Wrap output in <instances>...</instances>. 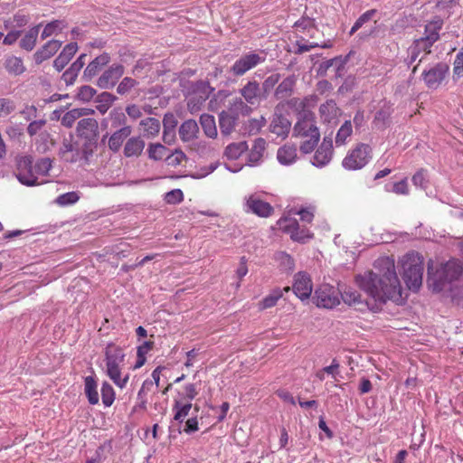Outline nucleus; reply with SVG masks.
Returning <instances> with one entry per match:
<instances>
[{
  "instance_id": "obj_1",
  "label": "nucleus",
  "mask_w": 463,
  "mask_h": 463,
  "mask_svg": "<svg viewBox=\"0 0 463 463\" xmlns=\"http://www.w3.org/2000/svg\"><path fill=\"white\" fill-rule=\"evenodd\" d=\"M376 271H366L355 276L356 285L364 291L374 303L371 305L361 294L353 288H346L339 297L345 304L359 311L367 309L373 312L380 310L388 300L396 303L402 301V287L395 271L394 260L389 257L375 261Z\"/></svg>"
},
{
  "instance_id": "obj_2",
  "label": "nucleus",
  "mask_w": 463,
  "mask_h": 463,
  "mask_svg": "<svg viewBox=\"0 0 463 463\" xmlns=\"http://www.w3.org/2000/svg\"><path fill=\"white\" fill-rule=\"evenodd\" d=\"M52 167L48 157L39 159L35 164L32 156H24L17 159L16 177L26 186L41 185L48 183L47 177Z\"/></svg>"
},
{
  "instance_id": "obj_3",
  "label": "nucleus",
  "mask_w": 463,
  "mask_h": 463,
  "mask_svg": "<svg viewBox=\"0 0 463 463\" xmlns=\"http://www.w3.org/2000/svg\"><path fill=\"white\" fill-rule=\"evenodd\" d=\"M463 271L462 264L458 260H450L433 271V261L428 262V284L434 292L445 290L447 286L458 281Z\"/></svg>"
},
{
  "instance_id": "obj_4",
  "label": "nucleus",
  "mask_w": 463,
  "mask_h": 463,
  "mask_svg": "<svg viewBox=\"0 0 463 463\" xmlns=\"http://www.w3.org/2000/svg\"><path fill=\"white\" fill-rule=\"evenodd\" d=\"M293 136L305 139L299 146L303 154H309L315 149L320 140V131L313 112H303L302 116L298 118Z\"/></svg>"
},
{
  "instance_id": "obj_5",
  "label": "nucleus",
  "mask_w": 463,
  "mask_h": 463,
  "mask_svg": "<svg viewBox=\"0 0 463 463\" xmlns=\"http://www.w3.org/2000/svg\"><path fill=\"white\" fill-rule=\"evenodd\" d=\"M105 373L108 377L120 389H124L129 380V373H124L125 353L123 349L114 344H109L105 350Z\"/></svg>"
},
{
  "instance_id": "obj_6",
  "label": "nucleus",
  "mask_w": 463,
  "mask_h": 463,
  "mask_svg": "<svg viewBox=\"0 0 463 463\" xmlns=\"http://www.w3.org/2000/svg\"><path fill=\"white\" fill-rule=\"evenodd\" d=\"M402 278L412 291H417L421 284L424 270V258L417 252H409L402 260Z\"/></svg>"
},
{
  "instance_id": "obj_7",
  "label": "nucleus",
  "mask_w": 463,
  "mask_h": 463,
  "mask_svg": "<svg viewBox=\"0 0 463 463\" xmlns=\"http://www.w3.org/2000/svg\"><path fill=\"white\" fill-rule=\"evenodd\" d=\"M373 157V148L370 145L359 143L351 149L342 161V166L349 171L364 168Z\"/></svg>"
},
{
  "instance_id": "obj_8",
  "label": "nucleus",
  "mask_w": 463,
  "mask_h": 463,
  "mask_svg": "<svg viewBox=\"0 0 463 463\" xmlns=\"http://www.w3.org/2000/svg\"><path fill=\"white\" fill-rule=\"evenodd\" d=\"M317 307L332 309L340 304L339 291L329 284H323L316 290L313 297Z\"/></svg>"
},
{
  "instance_id": "obj_9",
  "label": "nucleus",
  "mask_w": 463,
  "mask_h": 463,
  "mask_svg": "<svg viewBox=\"0 0 463 463\" xmlns=\"http://www.w3.org/2000/svg\"><path fill=\"white\" fill-rule=\"evenodd\" d=\"M449 70L446 62H438L422 71L421 77L429 89L436 90L443 81Z\"/></svg>"
},
{
  "instance_id": "obj_10",
  "label": "nucleus",
  "mask_w": 463,
  "mask_h": 463,
  "mask_svg": "<svg viewBox=\"0 0 463 463\" xmlns=\"http://www.w3.org/2000/svg\"><path fill=\"white\" fill-rule=\"evenodd\" d=\"M264 61L265 56H262L254 52H250L236 60L232 66L230 68V71L234 76H242L247 71Z\"/></svg>"
},
{
  "instance_id": "obj_11",
  "label": "nucleus",
  "mask_w": 463,
  "mask_h": 463,
  "mask_svg": "<svg viewBox=\"0 0 463 463\" xmlns=\"http://www.w3.org/2000/svg\"><path fill=\"white\" fill-rule=\"evenodd\" d=\"M214 90L208 81L200 80L193 85L194 97L188 100V108L191 112H194L200 109V106L209 98L210 94Z\"/></svg>"
},
{
  "instance_id": "obj_12",
  "label": "nucleus",
  "mask_w": 463,
  "mask_h": 463,
  "mask_svg": "<svg viewBox=\"0 0 463 463\" xmlns=\"http://www.w3.org/2000/svg\"><path fill=\"white\" fill-rule=\"evenodd\" d=\"M292 288L299 299L302 301L308 299L313 291V282L310 276L303 271L298 272L294 276Z\"/></svg>"
},
{
  "instance_id": "obj_13",
  "label": "nucleus",
  "mask_w": 463,
  "mask_h": 463,
  "mask_svg": "<svg viewBox=\"0 0 463 463\" xmlns=\"http://www.w3.org/2000/svg\"><path fill=\"white\" fill-rule=\"evenodd\" d=\"M333 157V142L331 138L325 137L317 149L311 163L314 166L322 168L327 165Z\"/></svg>"
},
{
  "instance_id": "obj_14",
  "label": "nucleus",
  "mask_w": 463,
  "mask_h": 463,
  "mask_svg": "<svg viewBox=\"0 0 463 463\" xmlns=\"http://www.w3.org/2000/svg\"><path fill=\"white\" fill-rule=\"evenodd\" d=\"M246 207L247 212H250L260 217L266 218L273 213V207L256 194H251L246 199Z\"/></svg>"
},
{
  "instance_id": "obj_15",
  "label": "nucleus",
  "mask_w": 463,
  "mask_h": 463,
  "mask_svg": "<svg viewBox=\"0 0 463 463\" xmlns=\"http://www.w3.org/2000/svg\"><path fill=\"white\" fill-rule=\"evenodd\" d=\"M124 67L121 64H112L98 80V85L101 89H110L123 75Z\"/></svg>"
},
{
  "instance_id": "obj_16",
  "label": "nucleus",
  "mask_w": 463,
  "mask_h": 463,
  "mask_svg": "<svg viewBox=\"0 0 463 463\" xmlns=\"http://www.w3.org/2000/svg\"><path fill=\"white\" fill-rule=\"evenodd\" d=\"M240 93L245 101L251 106L259 104L263 98L260 84L256 80L248 81L244 87L241 89Z\"/></svg>"
},
{
  "instance_id": "obj_17",
  "label": "nucleus",
  "mask_w": 463,
  "mask_h": 463,
  "mask_svg": "<svg viewBox=\"0 0 463 463\" xmlns=\"http://www.w3.org/2000/svg\"><path fill=\"white\" fill-rule=\"evenodd\" d=\"M321 120L326 124H335L341 115V110L333 99L326 100L319 107Z\"/></svg>"
},
{
  "instance_id": "obj_18",
  "label": "nucleus",
  "mask_w": 463,
  "mask_h": 463,
  "mask_svg": "<svg viewBox=\"0 0 463 463\" xmlns=\"http://www.w3.org/2000/svg\"><path fill=\"white\" fill-rule=\"evenodd\" d=\"M59 156L65 162H76L80 157L78 144L73 142L71 138L64 139L59 149Z\"/></svg>"
},
{
  "instance_id": "obj_19",
  "label": "nucleus",
  "mask_w": 463,
  "mask_h": 463,
  "mask_svg": "<svg viewBox=\"0 0 463 463\" xmlns=\"http://www.w3.org/2000/svg\"><path fill=\"white\" fill-rule=\"evenodd\" d=\"M98 128L95 118H82L78 122L77 132L80 137L91 140L97 136Z\"/></svg>"
},
{
  "instance_id": "obj_20",
  "label": "nucleus",
  "mask_w": 463,
  "mask_h": 463,
  "mask_svg": "<svg viewBox=\"0 0 463 463\" xmlns=\"http://www.w3.org/2000/svg\"><path fill=\"white\" fill-rule=\"evenodd\" d=\"M61 42L58 40L48 41L41 49L33 55L36 63L40 64L43 61L52 57L61 48Z\"/></svg>"
},
{
  "instance_id": "obj_21",
  "label": "nucleus",
  "mask_w": 463,
  "mask_h": 463,
  "mask_svg": "<svg viewBox=\"0 0 463 463\" xmlns=\"http://www.w3.org/2000/svg\"><path fill=\"white\" fill-rule=\"evenodd\" d=\"M110 61V56L109 53L104 52L96 57L90 61L86 69L84 70V77L88 80H91L95 77L101 69Z\"/></svg>"
},
{
  "instance_id": "obj_22",
  "label": "nucleus",
  "mask_w": 463,
  "mask_h": 463,
  "mask_svg": "<svg viewBox=\"0 0 463 463\" xmlns=\"http://www.w3.org/2000/svg\"><path fill=\"white\" fill-rule=\"evenodd\" d=\"M297 83V77L290 75L279 82L274 91L276 99L280 100L292 95Z\"/></svg>"
},
{
  "instance_id": "obj_23",
  "label": "nucleus",
  "mask_w": 463,
  "mask_h": 463,
  "mask_svg": "<svg viewBox=\"0 0 463 463\" xmlns=\"http://www.w3.org/2000/svg\"><path fill=\"white\" fill-rule=\"evenodd\" d=\"M78 51L76 43H71L65 45L59 56L53 61V67L61 71L69 63L71 58Z\"/></svg>"
},
{
  "instance_id": "obj_24",
  "label": "nucleus",
  "mask_w": 463,
  "mask_h": 463,
  "mask_svg": "<svg viewBox=\"0 0 463 463\" xmlns=\"http://www.w3.org/2000/svg\"><path fill=\"white\" fill-rule=\"evenodd\" d=\"M277 159L280 165H293L298 159V152L296 146L286 144L279 147L277 152Z\"/></svg>"
},
{
  "instance_id": "obj_25",
  "label": "nucleus",
  "mask_w": 463,
  "mask_h": 463,
  "mask_svg": "<svg viewBox=\"0 0 463 463\" xmlns=\"http://www.w3.org/2000/svg\"><path fill=\"white\" fill-rule=\"evenodd\" d=\"M265 149V140L263 138L255 139L252 147L248 155L247 165L250 166H257L260 165Z\"/></svg>"
},
{
  "instance_id": "obj_26",
  "label": "nucleus",
  "mask_w": 463,
  "mask_h": 463,
  "mask_svg": "<svg viewBox=\"0 0 463 463\" xmlns=\"http://www.w3.org/2000/svg\"><path fill=\"white\" fill-rule=\"evenodd\" d=\"M131 128L124 126L120 129L114 132L109 139V147L117 152L121 147L124 140L131 134Z\"/></svg>"
},
{
  "instance_id": "obj_27",
  "label": "nucleus",
  "mask_w": 463,
  "mask_h": 463,
  "mask_svg": "<svg viewBox=\"0 0 463 463\" xmlns=\"http://www.w3.org/2000/svg\"><path fill=\"white\" fill-rule=\"evenodd\" d=\"M42 24H37L33 27H31L24 35V37L20 41V47L23 50H25L27 52H31L33 50V48L36 45L38 34L40 32Z\"/></svg>"
},
{
  "instance_id": "obj_28",
  "label": "nucleus",
  "mask_w": 463,
  "mask_h": 463,
  "mask_svg": "<svg viewBox=\"0 0 463 463\" xmlns=\"http://www.w3.org/2000/svg\"><path fill=\"white\" fill-rule=\"evenodd\" d=\"M433 43L424 36L417 39L410 49L411 61H415L420 52L430 53Z\"/></svg>"
},
{
  "instance_id": "obj_29",
  "label": "nucleus",
  "mask_w": 463,
  "mask_h": 463,
  "mask_svg": "<svg viewBox=\"0 0 463 463\" xmlns=\"http://www.w3.org/2000/svg\"><path fill=\"white\" fill-rule=\"evenodd\" d=\"M443 26V20L436 17L425 25L424 37L436 43L439 39V32Z\"/></svg>"
},
{
  "instance_id": "obj_30",
  "label": "nucleus",
  "mask_w": 463,
  "mask_h": 463,
  "mask_svg": "<svg viewBox=\"0 0 463 463\" xmlns=\"http://www.w3.org/2000/svg\"><path fill=\"white\" fill-rule=\"evenodd\" d=\"M198 132V125L195 120L189 119L182 123L179 128V136L184 142L193 140Z\"/></svg>"
},
{
  "instance_id": "obj_31",
  "label": "nucleus",
  "mask_w": 463,
  "mask_h": 463,
  "mask_svg": "<svg viewBox=\"0 0 463 463\" xmlns=\"http://www.w3.org/2000/svg\"><path fill=\"white\" fill-rule=\"evenodd\" d=\"M236 121L237 116L227 111H222L220 113L219 125L222 134L230 135L236 125Z\"/></svg>"
},
{
  "instance_id": "obj_32",
  "label": "nucleus",
  "mask_w": 463,
  "mask_h": 463,
  "mask_svg": "<svg viewBox=\"0 0 463 463\" xmlns=\"http://www.w3.org/2000/svg\"><path fill=\"white\" fill-rule=\"evenodd\" d=\"M4 66L8 73L14 76L21 75L25 71V66L22 58L17 56H8L5 61Z\"/></svg>"
},
{
  "instance_id": "obj_33",
  "label": "nucleus",
  "mask_w": 463,
  "mask_h": 463,
  "mask_svg": "<svg viewBox=\"0 0 463 463\" xmlns=\"http://www.w3.org/2000/svg\"><path fill=\"white\" fill-rule=\"evenodd\" d=\"M91 113H93V110L90 109H72L63 115L61 124L64 127L71 128L78 118Z\"/></svg>"
},
{
  "instance_id": "obj_34",
  "label": "nucleus",
  "mask_w": 463,
  "mask_h": 463,
  "mask_svg": "<svg viewBox=\"0 0 463 463\" xmlns=\"http://www.w3.org/2000/svg\"><path fill=\"white\" fill-rule=\"evenodd\" d=\"M290 129V122L282 116H276L270 124V130L278 137H285Z\"/></svg>"
},
{
  "instance_id": "obj_35",
  "label": "nucleus",
  "mask_w": 463,
  "mask_h": 463,
  "mask_svg": "<svg viewBox=\"0 0 463 463\" xmlns=\"http://www.w3.org/2000/svg\"><path fill=\"white\" fill-rule=\"evenodd\" d=\"M84 392L91 405L99 403V395L97 390V383L92 376H87L84 379Z\"/></svg>"
},
{
  "instance_id": "obj_36",
  "label": "nucleus",
  "mask_w": 463,
  "mask_h": 463,
  "mask_svg": "<svg viewBox=\"0 0 463 463\" xmlns=\"http://www.w3.org/2000/svg\"><path fill=\"white\" fill-rule=\"evenodd\" d=\"M142 132L146 137H154L160 131V121L155 118H146L140 121Z\"/></svg>"
},
{
  "instance_id": "obj_37",
  "label": "nucleus",
  "mask_w": 463,
  "mask_h": 463,
  "mask_svg": "<svg viewBox=\"0 0 463 463\" xmlns=\"http://www.w3.org/2000/svg\"><path fill=\"white\" fill-rule=\"evenodd\" d=\"M145 147V143L139 137L129 138L124 147V155L127 157L139 156Z\"/></svg>"
},
{
  "instance_id": "obj_38",
  "label": "nucleus",
  "mask_w": 463,
  "mask_h": 463,
  "mask_svg": "<svg viewBox=\"0 0 463 463\" xmlns=\"http://www.w3.org/2000/svg\"><path fill=\"white\" fill-rule=\"evenodd\" d=\"M249 146L247 142L241 141L238 143H232L225 147L224 156L229 160L238 159L244 152L248 150Z\"/></svg>"
},
{
  "instance_id": "obj_39",
  "label": "nucleus",
  "mask_w": 463,
  "mask_h": 463,
  "mask_svg": "<svg viewBox=\"0 0 463 463\" xmlns=\"http://www.w3.org/2000/svg\"><path fill=\"white\" fill-rule=\"evenodd\" d=\"M200 124L204 134L211 138L217 137V128L214 117L209 114H203L200 117Z\"/></svg>"
},
{
  "instance_id": "obj_40",
  "label": "nucleus",
  "mask_w": 463,
  "mask_h": 463,
  "mask_svg": "<svg viewBox=\"0 0 463 463\" xmlns=\"http://www.w3.org/2000/svg\"><path fill=\"white\" fill-rule=\"evenodd\" d=\"M283 292L280 288H275L271 293L266 296L260 303L259 309L264 310L276 306L277 302L282 298Z\"/></svg>"
},
{
  "instance_id": "obj_41",
  "label": "nucleus",
  "mask_w": 463,
  "mask_h": 463,
  "mask_svg": "<svg viewBox=\"0 0 463 463\" xmlns=\"http://www.w3.org/2000/svg\"><path fill=\"white\" fill-rule=\"evenodd\" d=\"M64 27H65V24L62 21H60V20L52 21L51 23L47 24L44 26V28L42 32V34H41V38L46 39L51 36H56L60 33H61V31L63 30Z\"/></svg>"
},
{
  "instance_id": "obj_42",
  "label": "nucleus",
  "mask_w": 463,
  "mask_h": 463,
  "mask_svg": "<svg viewBox=\"0 0 463 463\" xmlns=\"http://www.w3.org/2000/svg\"><path fill=\"white\" fill-rule=\"evenodd\" d=\"M191 409L192 403L190 402L183 403L179 401H175L173 406V411H175L174 420L178 422H183L185 417L188 416Z\"/></svg>"
},
{
  "instance_id": "obj_43",
  "label": "nucleus",
  "mask_w": 463,
  "mask_h": 463,
  "mask_svg": "<svg viewBox=\"0 0 463 463\" xmlns=\"http://www.w3.org/2000/svg\"><path fill=\"white\" fill-rule=\"evenodd\" d=\"M309 102V98L306 97L304 99L299 98H292L288 100V106L297 112L298 118L302 116L303 112H312L307 109V105Z\"/></svg>"
},
{
  "instance_id": "obj_44",
  "label": "nucleus",
  "mask_w": 463,
  "mask_h": 463,
  "mask_svg": "<svg viewBox=\"0 0 463 463\" xmlns=\"http://www.w3.org/2000/svg\"><path fill=\"white\" fill-rule=\"evenodd\" d=\"M352 133H353L352 123L350 120H345L336 133V136H335L336 146L345 145L347 138L349 137H351Z\"/></svg>"
},
{
  "instance_id": "obj_45",
  "label": "nucleus",
  "mask_w": 463,
  "mask_h": 463,
  "mask_svg": "<svg viewBox=\"0 0 463 463\" xmlns=\"http://www.w3.org/2000/svg\"><path fill=\"white\" fill-rule=\"evenodd\" d=\"M153 388V381L150 379H146L140 390L137 392V401H138V406L142 409H146V403H147V394L151 392Z\"/></svg>"
},
{
  "instance_id": "obj_46",
  "label": "nucleus",
  "mask_w": 463,
  "mask_h": 463,
  "mask_svg": "<svg viewBox=\"0 0 463 463\" xmlns=\"http://www.w3.org/2000/svg\"><path fill=\"white\" fill-rule=\"evenodd\" d=\"M101 400L105 407H110L115 401V391L110 383L104 382L101 386Z\"/></svg>"
},
{
  "instance_id": "obj_47",
  "label": "nucleus",
  "mask_w": 463,
  "mask_h": 463,
  "mask_svg": "<svg viewBox=\"0 0 463 463\" xmlns=\"http://www.w3.org/2000/svg\"><path fill=\"white\" fill-rule=\"evenodd\" d=\"M278 225L280 230L283 232L289 233L290 236L294 233L298 228L299 227L298 222L291 217H283L280 218L278 222Z\"/></svg>"
},
{
  "instance_id": "obj_48",
  "label": "nucleus",
  "mask_w": 463,
  "mask_h": 463,
  "mask_svg": "<svg viewBox=\"0 0 463 463\" xmlns=\"http://www.w3.org/2000/svg\"><path fill=\"white\" fill-rule=\"evenodd\" d=\"M279 73H272L271 75L265 79V80L262 82V87L260 88L263 99L267 97V95L274 89V87L279 83Z\"/></svg>"
},
{
  "instance_id": "obj_49",
  "label": "nucleus",
  "mask_w": 463,
  "mask_h": 463,
  "mask_svg": "<svg viewBox=\"0 0 463 463\" xmlns=\"http://www.w3.org/2000/svg\"><path fill=\"white\" fill-rule=\"evenodd\" d=\"M80 199L78 192H68L59 195L56 203L61 206L71 205L77 203Z\"/></svg>"
},
{
  "instance_id": "obj_50",
  "label": "nucleus",
  "mask_w": 463,
  "mask_h": 463,
  "mask_svg": "<svg viewBox=\"0 0 463 463\" xmlns=\"http://www.w3.org/2000/svg\"><path fill=\"white\" fill-rule=\"evenodd\" d=\"M16 109L13 99L7 98H0V118H5L13 113Z\"/></svg>"
},
{
  "instance_id": "obj_51",
  "label": "nucleus",
  "mask_w": 463,
  "mask_h": 463,
  "mask_svg": "<svg viewBox=\"0 0 463 463\" xmlns=\"http://www.w3.org/2000/svg\"><path fill=\"white\" fill-rule=\"evenodd\" d=\"M114 99H115V98L112 94H110L109 92H103L99 97V101L100 102V104H99L97 106V109L101 114H105L108 111V109H109V107L112 104V102L114 101Z\"/></svg>"
},
{
  "instance_id": "obj_52",
  "label": "nucleus",
  "mask_w": 463,
  "mask_h": 463,
  "mask_svg": "<svg viewBox=\"0 0 463 463\" xmlns=\"http://www.w3.org/2000/svg\"><path fill=\"white\" fill-rule=\"evenodd\" d=\"M166 148L161 144H151L148 147L149 157L154 160H161L165 156Z\"/></svg>"
},
{
  "instance_id": "obj_53",
  "label": "nucleus",
  "mask_w": 463,
  "mask_h": 463,
  "mask_svg": "<svg viewBox=\"0 0 463 463\" xmlns=\"http://www.w3.org/2000/svg\"><path fill=\"white\" fill-rule=\"evenodd\" d=\"M375 14V10H368L364 13L354 24L350 30V34H354L357 30H359L365 23L370 21Z\"/></svg>"
},
{
  "instance_id": "obj_54",
  "label": "nucleus",
  "mask_w": 463,
  "mask_h": 463,
  "mask_svg": "<svg viewBox=\"0 0 463 463\" xmlns=\"http://www.w3.org/2000/svg\"><path fill=\"white\" fill-rule=\"evenodd\" d=\"M411 181L415 186L425 189L429 183L427 178V171L424 169H420L413 175Z\"/></svg>"
},
{
  "instance_id": "obj_55",
  "label": "nucleus",
  "mask_w": 463,
  "mask_h": 463,
  "mask_svg": "<svg viewBox=\"0 0 463 463\" xmlns=\"http://www.w3.org/2000/svg\"><path fill=\"white\" fill-rule=\"evenodd\" d=\"M137 84V82L136 80L129 77H125L118 85L117 92L120 95H124L128 93Z\"/></svg>"
},
{
  "instance_id": "obj_56",
  "label": "nucleus",
  "mask_w": 463,
  "mask_h": 463,
  "mask_svg": "<svg viewBox=\"0 0 463 463\" xmlns=\"http://www.w3.org/2000/svg\"><path fill=\"white\" fill-rule=\"evenodd\" d=\"M453 73L458 78L463 77V48H461L455 56Z\"/></svg>"
},
{
  "instance_id": "obj_57",
  "label": "nucleus",
  "mask_w": 463,
  "mask_h": 463,
  "mask_svg": "<svg viewBox=\"0 0 463 463\" xmlns=\"http://www.w3.org/2000/svg\"><path fill=\"white\" fill-rule=\"evenodd\" d=\"M184 200V194L180 189H174L165 194V201L170 204H176Z\"/></svg>"
},
{
  "instance_id": "obj_58",
  "label": "nucleus",
  "mask_w": 463,
  "mask_h": 463,
  "mask_svg": "<svg viewBox=\"0 0 463 463\" xmlns=\"http://www.w3.org/2000/svg\"><path fill=\"white\" fill-rule=\"evenodd\" d=\"M96 94V90L90 87V86H82L79 89V91L77 93V98L80 99V100H82V101H90L93 97L94 95Z\"/></svg>"
},
{
  "instance_id": "obj_59",
  "label": "nucleus",
  "mask_w": 463,
  "mask_h": 463,
  "mask_svg": "<svg viewBox=\"0 0 463 463\" xmlns=\"http://www.w3.org/2000/svg\"><path fill=\"white\" fill-rule=\"evenodd\" d=\"M290 238L298 242H305L312 238V233L307 229H300V227H298V230L292 233Z\"/></svg>"
},
{
  "instance_id": "obj_60",
  "label": "nucleus",
  "mask_w": 463,
  "mask_h": 463,
  "mask_svg": "<svg viewBox=\"0 0 463 463\" xmlns=\"http://www.w3.org/2000/svg\"><path fill=\"white\" fill-rule=\"evenodd\" d=\"M392 192L396 194L407 195L409 194L407 179L393 184Z\"/></svg>"
},
{
  "instance_id": "obj_61",
  "label": "nucleus",
  "mask_w": 463,
  "mask_h": 463,
  "mask_svg": "<svg viewBox=\"0 0 463 463\" xmlns=\"http://www.w3.org/2000/svg\"><path fill=\"white\" fill-rule=\"evenodd\" d=\"M167 121H168V118L165 117L164 121H163V123H164L163 139H164L165 143L171 144L172 141L175 139V130H174V128L168 129Z\"/></svg>"
},
{
  "instance_id": "obj_62",
  "label": "nucleus",
  "mask_w": 463,
  "mask_h": 463,
  "mask_svg": "<svg viewBox=\"0 0 463 463\" xmlns=\"http://www.w3.org/2000/svg\"><path fill=\"white\" fill-rule=\"evenodd\" d=\"M44 119L32 121L27 127V132L30 136L36 135L41 128L45 125Z\"/></svg>"
},
{
  "instance_id": "obj_63",
  "label": "nucleus",
  "mask_w": 463,
  "mask_h": 463,
  "mask_svg": "<svg viewBox=\"0 0 463 463\" xmlns=\"http://www.w3.org/2000/svg\"><path fill=\"white\" fill-rule=\"evenodd\" d=\"M20 36H21V31L11 30L4 37L3 44L13 45L19 39Z\"/></svg>"
},
{
  "instance_id": "obj_64",
  "label": "nucleus",
  "mask_w": 463,
  "mask_h": 463,
  "mask_svg": "<svg viewBox=\"0 0 463 463\" xmlns=\"http://www.w3.org/2000/svg\"><path fill=\"white\" fill-rule=\"evenodd\" d=\"M297 214L300 216L302 222H311L314 218V209L313 208H303L297 212Z\"/></svg>"
}]
</instances>
